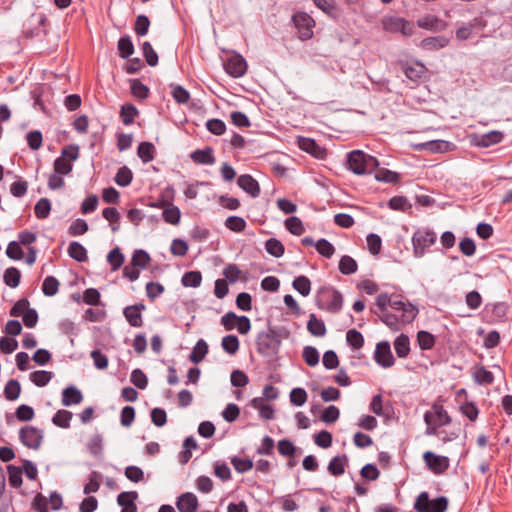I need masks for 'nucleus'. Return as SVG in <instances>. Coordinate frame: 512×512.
I'll return each instance as SVG.
<instances>
[{
    "label": "nucleus",
    "instance_id": "obj_11",
    "mask_svg": "<svg viewBox=\"0 0 512 512\" xmlns=\"http://www.w3.org/2000/svg\"><path fill=\"white\" fill-rule=\"evenodd\" d=\"M374 360L379 366L383 368H389L394 365L395 359L391 352V347L388 341H381L377 343L374 352Z\"/></svg>",
    "mask_w": 512,
    "mask_h": 512
},
{
    "label": "nucleus",
    "instance_id": "obj_34",
    "mask_svg": "<svg viewBox=\"0 0 512 512\" xmlns=\"http://www.w3.org/2000/svg\"><path fill=\"white\" fill-rule=\"evenodd\" d=\"M426 68L421 63H416L415 65H406L403 67V72L405 76L416 82L418 81L425 73Z\"/></svg>",
    "mask_w": 512,
    "mask_h": 512
},
{
    "label": "nucleus",
    "instance_id": "obj_6",
    "mask_svg": "<svg viewBox=\"0 0 512 512\" xmlns=\"http://www.w3.org/2000/svg\"><path fill=\"white\" fill-rule=\"evenodd\" d=\"M437 239L436 233L431 229H419L412 236L413 254L416 258L425 255L426 249L431 247Z\"/></svg>",
    "mask_w": 512,
    "mask_h": 512
},
{
    "label": "nucleus",
    "instance_id": "obj_37",
    "mask_svg": "<svg viewBox=\"0 0 512 512\" xmlns=\"http://www.w3.org/2000/svg\"><path fill=\"white\" fill-rule=\"evenodd\" d=\"M51 212V202L48 198H40L34 207L35 216L40 219H46Z\"/></svg>",
    "mask_w": 512,
    "mask_h": 512
},
{
    "label": "nucleus",
    "instance_id": "obj_12",
    "mask_svg": "<svg viewBox=\"0 0 512 512\" xmlns=\"http://www.w3.org/2000/svg\"><path fill=\"white\" fill-rule=\"evenodd\" d=\"M224 67L230 76L239 78L246 73L247 62L241 55H236L228 58Z\"/></svg>",
    "mask_w": 512,
    "mask_h": 512
},
{
    "label": "nucleus",
    "instance_id": "obj_48",
    "mask_svg": "<svg viewBox=\"0 0 512 512\" xmlns=\"http://www.w3.org/2000/svg\"><path fill=\"white\" fill-rule=\"evenodd\" d=\"M59 281L54 276H47L42 283V292L45 296L51 297L59 290Z\"/></svg>",
    "mask_w": 512,
    "mask_h": 512
},
{
    "label": "nucleus",
    "instance_id": "obj_20",
    "mask_svg": "<svg viewBox=\"0 0 512 512\" xmlns=\"http://www.w3.org/2000/svg\"><path fill=\"white\" fill-rule=\"evenodd\" d=\"M450 145V142L445 140H431L428 142L417 144L415 145V148L418 150L430 151L432 153H443L448 151Z\"/></svg>",
    "mask_w": 512,
    "mask_h": 512
},
{
    "label": "nucleus",
    "instance_id": "obj_32",
    "mask_svg": "<svg viewBox=\"0 0 512 512\" xmlns=\"http://www.w3.org/2000/svg\"><path fill=\"white\" fill-rule=\"evenodd\" d=\"M163 220L171 225H177L180 222V209L172 203L165 207L162 213Z\"/></svg>",
    "mask_w": 512,
    "mask_h": 512
},
{
    "label": "nucleus",
    "instance_id": "obj_57",
    "mask_svg": "<svg viewBox=\"0 0 512 512\" xmlns=\"http://www.w3.org/2000/svg\"><path fill=\"white\" fill-rule=\"evenodd\" d=\"M315 248L321 256H323L327 259L331 258L333 256V254L335 253L334 246L325 238L319 239L315 243Z\"/></svg>",
    "mask_w": 512,
    "mask_h": 512
},
{
    "label": "nucleus",
    "instance_id": "obj_8",
    "mask_svg": "<svg viewBox=\"0 0 512 512\" xmlns=\"http://www.w3.org/2000/svg\"><path fill=\"white\" fill-rule=\"evenodd\" d=\"M390 308L394 312L400 313V316H396L398 320L397 331L401 329V325L412 323L418 314V309L416 306L402 300L391 299Z\"/></svg>",
    "mask_w": 512,
    "mask_h": 512
},
{
    "label": "nucleus",
    "instance_id": "obj_28",
    "mask_svg": "<svg viewBox=\"0 0 512 512\" xmlns=\"http://www.w3.org/2000/svg\"><path fill=\"white\" fill-rule=\"evenodd\" d=\"M431 412L433 413V422L438 424L440 427L448 425L452 421L447 411L440 404H433Z\"/></svg>",
    "mask_w": 512,
    "mask_h": 512
},
{
    "label": "nucleus",
    "instance_id": "obj_5",
    "mask_svg": "<svg viewBox=\"0 0 512 512\" xmlns=\"http://www.w3.org/2000/svg\"><path fill=\"white\" fill-rule=\"evenodd\" d=\"M447 508L448 499L445 496L430 500L426 491L421 492L414 503V509L417 512H445Z\"/></svg>",
    "mask_w": 512,
    "mask_h": 512
},
{
    "label": "nucleus",
    "instance_id": "obj_29",
    "mask_svg": "<svg viewBox=\"0 0 512 512\" xmlns=\"http://www.w3.org/2000/svg\"><path fill=\"white\" fill-rule=\"evenodd\" d=\"M119 56L128 59L134 53V45L129 35L122 36L117 44Z\"/></svg>",
    "mask_w": 512,
    "mask_h": 512
},
{
    "label": "nucleus",
    "instance_id": "obj_15",
    "mask_svg": "<svg viewBox=\"0 0 512 512\" xmlns=\"http://www.w3.org/2000/svg\"><path fill=\"white\" fill-rule=\"evenodd\" d=\"M237 184L242 190H244L253 198H256L260 195L259 183L249 174L240 175L237 179Z\"/></svg>",
    "mask_w": 512,
    "mask_h": 512
},
{
    "label": "nucleus",
    "instance_id": "obj_56",
    "mask_svg": "<svg viewBox=\"0 0 512 512\" xmlns=\"http://www.w3.org/2000/svg\"><path fill=\"white\" fill-rule=\"evenodd\" d=\"M142 52H143L145 61L149 66L154 67L158 64V54L153 49L150 42H148V41L143 42Z\"/></svg>",
    "mask_w": 512,
    "mask_h": 512
},
{
    "label": "nucleus",
    "instance_id": "obj_19",
    "mask_svg": "<svg viewBox=\"0 0 512 512\" xmlns=\"http://www.w3.org/2000/svg\"><path fill=\"white\" fill-rule=\"evenodd\" d=\"M190 157L196 164L212 165L215 163V157L211 147L197 149L191 153Z\"/></svg>",
    "mask_w": 512,
    "mask_h": 512
},
{
    "label": "nucleus",
    "instance_id": "obj_38",
    "mask_svg": "<svg viewBox=\"0 0 512 512\" xmlns=\"http://www.w3.org/2000/svg\"><path fill=\"white\" fill-rule=\"evenodd\" d=\"M265 249L270 255L280 258L285 252V247L282 242L276 238H269L265 242Z\"/></svg>",
    "mask_w": 512,
    "mask_h": 512
},
{
    "label": "nucleus",
    "instance_id": "obj_36",
    "mask_svg": "<svg viewBox=\"0 0 512 512\" xmlns=\"http://www.w3.org/2000/svg\"><path fill=\"white\" fill-rule=\"evenodd\" d=\"M72 412L68 411V410H58L53 418H52V422L55 426H58L60 428H64V429H67L70 427V421L72 419Z\"/></svg>",
    "mask_w": 512,
    "mask_h": 512
},
{
    "label": "nucleus",
    "instance_id": "obj_40",
    "mask_svg": "<svg viewBox=\"0 0 512 512\" xmlns=\"http://www.w3.org/2000/svg\"><path fill=\"white\" fill-rule=\"evenodd\" d=\"M357 269V262L351 256L344 255L341 257L339 261V271L343 275H351L355 273Z\"/></svg>",
    "mask_w": 512,
    "mask_h": 512
},
{
    "label": "nucleus",
    "instance_id": "obj_45",
    "mask_svg": "<svg viewBox=\"0 0 512 512\" xmlns=\"http://www.w3.org/2000/svg\"><path fill=\"white\" fill-rule=\"evenodd\" d=\"M286 229L295 236H300L305 232L303 222L296 216H291L285 220Z\"/></svg>",
    "mask_w": 512,
    "mask_h": 512
},
{
    "label": "nucleus",
    "instance_id": "obj_24",
    "mask_svg": "<svg viewBox=\"0 0 512 512\" xmlns=\"http://www.w3.org/2000/svg\"><path fill=\"white\" fill-rule=\"evenodd\" d=\"M68 255L77 262H86L88 260L86 248L79 242L73 241L68 246Z\"/></svg>",
    "mask_w": 512,
    "mask_h": 512
},
{
    "label": "nucleus",
    "instance_id": "obj_42",
    "mask_svg": "<svg viewBox=\"0 0 512 512\" xmlns=\"http://www.w3.org/2000/svg\"><path fill=\"white\" fill-rule=\"evenodd\" d=\"M101 478L102 477L100 473L92 471L89 474L88 482L84 486V494L90 495L92 493H96L100 488Z\"/></svg>",
    "mask_w": 512,
    "mask_h": 512
},
{
    "label": "nucleus",
    "instance_id": "obj_13",
    "mask_svg": "<svg viewBox=\"0 0 512 512\" xmlns=\"http://www.w3.org/2000/svg\"><path fill=\"white\" fill-rule=\"evenodd\" d=\"M298 146L301 150L311 154L315 158L324 159L326 149L320 146L314 139L308 137H298Z\"/></svg>",
    "mask_w": 512,
    "mask_h": 512
},
{
    "label": "nucleus",
    "instance_id": "obj_61",
    "mask_svg": "<svg viewBox=\"0 0 512 512\" xmlns=\"http://www.w3.org/2000/svg\"><path fill=\"white\" fill-rule=\"evenodd\" d=\"M7 470L9 484L14 488L20 487L22 484V470L14 465H9Z\"/></svg>",
    "mask_w": 512,
    "mask_h": 512
},
{
    "label": "nucleus",
    "instance_id": "obj_50",
    "mask_svg": "<svg viewBox=\"0 0 512 512\" xmlns=\"http://www.w3.org/2000/svg\"><path fill=\"white\" fill-rule=\"evenodd\" d=\"M474 379L479 385H491L494 382V375L484 366H480L474 373Z\"/></svg>",
    "mask_w": 512,
    "mask_h": 512
},
{
    "label": "nucleus",
    "instance_id": "obj_49",
    "mask_svg": "<svg viewBox=\"0 0 512 512\" xmlns=\"http://www.w3.org/2000/svg\"><path fill=\"white\" fill-rule=\"evenodd\" d=\"M346 341L352 349L358 350L364 345L363 335L356 329H350L346 333Z\"/></svg>",
    "mask_w": 512,
    "mask_h": 512
},
{
    "label": "nucleus",
    "instance_id": "obj_2",
    "mask_svg": "<svg viewBox=\"0 0 512 512\" xmlns=\"http://www.w3.org/2000/svg\"><path fill=\"white\" fill-rule=\"evenodd\" d=\"M319 302L318 306L321 309L328 311L331 314H337L342 310L343 307V295L342 293L332 286L322 287L319 290Z\"/></svg>",
    "mask_w": 512,
    "mask_h": 512
},
{
    "label": "nucleus",
    "instance_id": "obj_33",
    "mask_svg": "<svg viewBox=\"0 0 512 512\" xmlns=\"http://www.w3.org/2000/svg\"><path fill=\"white\" fill-rule=\"evenodd\" d=\"M21 393V385L18 380L10 379L4 387V396L8 401H15Z\"/></svg>",
    "mask_w": 512,
    "mask_h": 512
},
{
    "label": "nucleus",
    "instance_id": "obj_39",
    "mask_svg": "<svg viewBox=\"0 0 512 512\" xmlns=\"http://www.w3.org/2000/svg\"><path fill=\"white\" fill-rule=\"evenodd\" d=\"M107 262L112 271H117L124 263V255L119 247L113 248L107 255Z\"/></svg>",
    "mask_w": 512,
    "mask_h": 512
},
{
    "label": "nucleus",
    "instance_id": "obj_62",
    "mask_svg": "<svg viewBox=\"0 0 512 512\" xmlns=\"http://www.w3.org/2000/svg\"><path fill=\"white\" fill-rule=\"evenodd\" d=\"M137 498H138V493L136 491L121 492L117 496V503L122 508L133 506V505H136L135 500Z\"/></svg>",
    "mask_w": 512,
    "mask_h": 512
},
{
    "label": "nucleus",
    "instance_id": "obj_47",
    "mask_svg": "<svg viewBox=\"0 0 512 512\" xmlns=\"http://www.w3.org/2000/svg\"><path fill=\"white\" fill-rule=\"evenodd\" d=\"M182 285L185 287L197 288L201 285L202 274L199 271H189L184 273L181 279Z\"/></svg>",
    "mask_w": 512,
    "mask_h": 512
},
{
    "label": "nucleus",
    "instance_id": "obj_21",
    "mask_svg": "<svg viewBox=\"0 0 512 512\" xmlns=\"http://www.w3.org/2000/svg\"><path fill=\"white\" fill-rule=\"evenodd\" d=\"M307 330L315 337H323L327 332L325 323L321 319H318L314 313L309 315Z\"/></svg>",
    "mask_w": 512,
    "mask_h": 512
},
{
    "label": "nucleus",
    "instance_id": "obj_63",
    "mask_svg": "<svg viewBox=\"0 0 512 512\" xmlns=\"http://www.w3.org/2000/svg\"><path fill=\"white\" fill-rule=\"evenodd\" d=\"M207 130L217 136H220L226 131V124L221 119L213 118L206 122Z\"/></svg>",
    "mask_w": 512,
    "mask_h": 512
},
{
    "label": "nucleus",
    "instance_id": "obj_53",
    "mask_svg": "<svg viewBox=\"0 0 512 512\" xmlns=\"http://www.w3.org/2000/svg\"><path fill=\"white\" fill-rule=\"evenodd\" d=\"M417 342L422 350H430L435 345V337L430 332L421 330L417 333Z\"/></svg>",
    "mask_w": 512,
    "mask_h": 512
},
{
    "label": "nucleus",
    "instance_id": "obj_23",
    "mask_svg": "<svg viewBox=\"0 0 512 512\" xmlns=\"http://www.w3.org/2000/svg\"><path fill=\"white\" fill-rule=\"evenodd\" d=\"M155 146L151 142H141L137 148V155L143 163L151 162L155 158Z\"/></svg>",
    "mask_w": 512,
    "mask_h": 512
},
{
    "label": "nucleus",
    "instance_id": "obj_4",
    "mask_svg": "<svg viewBox=\"0 0 512 512\" xmlns=\"http://www.w3.org/2000/svg\"><path fill=\"white\" fill-rule=\"evenodd\" d=\"M280 344L281 341L272 328H269L267 331L259 332L256 338L257 352L263 356L277 354Z\"/></svg>",
    "mask_w": 512,
    "mask_h": 512
},
{
    "label": "nucleus",
    "instance_id": "obj_55",
    "mask_svg": "<svg viewBox=\"0 0 512 512\" xmlns=\"http://www.w3.org/2000/svg\"><path fill=\"white\" fill-rule=\"evenodd\" d=\"M302 357L305 363L310 367H314L319 363V352L313 346H305L303 348Z\"/></svg>",
    "mask_w": 512,
    "mask_h": 512
},
{
    "label": "nucleus",
    "instance_id": "obj_27",
    "mask_svg": "<svg viewBox=\"0 0 512 512\" xmlns=\"http://www.w3.org/2000/svg\"><path fill=\"white\" fill-rule=\"evenodd\" d=\"M394 349L399 358H406L410 353L409 337L405 334H400L394 341Z\"/></svg>",
    "mask_w": 512,
    "mask_h": 512
},
{
    "label": "nucleus",
    "instance_id": "obj_31",
    "mask_svg": "<svg viewBox=\"0 0 512 512\" xmlns=\"http://www.w3.org/2000/svg\"><path fill=\"white\" fill-rule=\"evenodd\" d=\"M138 109L130 103L121 106L120 117L124 125H131L136 116H138Z\"/></svg>",
    "mask_w": 512,
    "mask_h": 512
},
{
    "label": "nucleus",
    "instance_id": "obj_52",
    "mask_svg": "<svg viewBox=\"0 0 512 512\" xmlns=\"http://www.w3.org/2000/svg\"><path fill=\"white\" fill-rule=\"evenodd\" d=\"M151 261L150 255L143 249H137L133 252L131 264L134 267L145 268Z\"/></svg>",
    "mask_w": 512,
    "mask_h": 512
},
{
    "label": "nucleus",
    "instance_id": "obj_14",
    "mask_svg": "<svg viewBox=\"0 0 512 512\" xmlns=\"http://www.w3.org/2000/svg\"><path fill=\"white\" fill-rule=\"evenodd\" d=\"M144 309L145 305L142 303L130 305L124 308L123 315L132 327H141L143 325L142 311Z\"/></svg>",
    "mask_w": 512,
    "mask_h": 512
},
{
    "label": "nucleus",
    "instance_id": "obj_64",
    "mask_svg": "<svg viewBox=\"0 0 512 512\" xmlns=\"http://www.w3.org/2000/svg\"><path fill=\"white\" fill-rule=\"evenodd\" d=\"M130 380L131 382L139 389L143 390L147 387L148 385V379H147V376L145 375V373L137 368V369H134L131 373V377H130Z\"/></svg>",
    "mask_w": 512,
    "mask_h": 512
},
{
    "label": "nucleus",
    "instance_id": "obj_22",
    "mask_svg": "<svg viewBox=\"0 0 512 512\" xmlns=\"http://www.w3.org/2000/svg\"><path fill=\"white\" fill-rule=\"evenodd\" d=\"M449 40L444 36L427 37L421 41V48L433 51L444 48L448 45Z\"/></svg>",
    "mask_w": 512,
    "mask_h": 512
},
{
    "label": "nucleus",
    "instance_id": "obj_1",
    "mask_svg": "<svg viewBox=\"0 0 512 512\" xmlns=\"http://www.w3.org/2000/svg\"><path fill=\"white\" fill-rule=\"evenodd\" d=\"M347 166L356 175L372 173L379 167V161L362 150H353L347 154Z\"/></svg>",
    "mask_w": 512,
    "mask_h": 512
},
{
    "label": "nucleus",
    "instance_id": "obj_7",
    "mask_svg": "<svg viewBox=\"0 0 512 512\" xmlns=\"http://www.w3.org/2000/svg\"><path fill=\"white\" fill-rule=\"evenodd\" d=\"M292 23L300 40L307 41L313 37L315 21L309 14L302 11L294 13L292 16Z\"/></svg>",
    "mask_w": 512,
    "mask_h": 512
},
{
    "label": "nucleus",
    "instance_id": "obj_46",
    "mask_svg": "<svg viewBox=\"0 0 512 512\" xmlns=\"http://www.w3.org/2000/svg\"><path fill=\"white\" fill-rule=\"evenodd\" d=\"M52 372L45 370H37L30 374V380L38 387L46 386L52 379Z\"/></svg>",
    "mask_w": 512,
    "mask_h": 512
},
{
    "label": "nucleus",
    "instance_id": "obj_9",
    "mask_svg": "<svg viewBox=\"0 0 512 512\" xmlns=\"http://www.w3.org/2000/svg\"><path fill=\"white\" fill-rule=\"evenodd\" d=\"M44 433L34 426H25L19 430V440L27 448L38 450L43 442Z\"/></svg>",
    "mask_w": 512,
    "mask_h": 512
},
{
    "label": "nucleus",
    "instance_id": "obj_59",
    "mask_svg": "<svg viewBox=\"0 0 512 512\" xmlns=\"http://www.w3.org/2000/svg\"><path fill=\"white\" fill-rule=\"evenodd\" d=\"M367 247L372 255H378L382 247V239L375 233H370L366 237Z\"/></svg>",
    "mask_w": 512,
    "mask_h": 512
},
{
    "label": "nucleus",
    "instance_id": "obj_35",
    "mask_svg": "<svg viewBox=\"0 0 512 512\" xmlns=\"http://www.w3.org/2000/svg\"><path fill=\"white\" fill-rule=\"evenodd\" d=\"M3 280L4 283L11 288L18 287L21 280L20 270L15 267L7 268L4 272Z\"/></svg>",
    "mask_w": 512,
    "mask_h": 512
},
{
    "label": "nucleus",
    "instance_id": "obj_25",
    "mask_svg": "<svg viewBox=\"0 0 512 512\" xmlns=\"http://www.w3.org/2000/svg\"><path fill=\"white\" fill-rule=\"evenodd\" d=\"M208 353V344L205 340L200 339L197 341L195 346L193 347L189 359L192 363L198 364L200 363Z\"/></svg>",
    "mask_w": 512,
    "mask_h": 512
},
{
    "label": "nucleus",
    "instance_id": "obj_30",
    "mask_svg": "<svg viewBox=\"0 0 512 512\" xmlns=\"http://www.w3.org/2000/svg\"><path fill=\"white\" fill-rule=\"evenodd\" d=\"M375 179L384 183H397L400 180V174L386 168H376Z\"/></svg>",
    "mask_w": 512,
    "mask_h": 512
},
{
    "label": "nucleus",
    "instance_id": "obj_3",
    "mask_svg": "<svg viewBox=\"0 0 512 512\" xmlns=\"http://www.w3.org/2000/svg\"><path fill=\"white\" fill-rule=\"evenodd\" d=\"M391 297L388 293H381L376 297L375 308H371V312L378 315L381 321L386 324L391 330L397 331V318L393 312L388 310L391 303Z\"/></svg>",
    "mask_w": 512,
    "mask_h": 512
},
{
    "label": "nucleus",
    "instance_id": "obj_10",
    "mask_svg": "<svg viewBox=\"0 0 512 512\" xmlns=\"http://www.w3.org/2000/svg\"><path fill=\"white\" fill-rule=\"evenodd\" d=\"M423 460L427 468L437 475L443 474L450 465L448 457L437 455L432 451H426L423 454Z\"/></svg>",
    "mask_w": 512,
    "mask_h": 512
},
{
    "label": "nucleus",
    "instance_id": "obj_51",
    "mask_svg": "<svg viewBox=\"0 0 512 512\" xmlns=\"http://www.w3.org/2000/svg\"><path fill=\"white\" fill-rule=\"evenodd\" d=\"M388 206L392 210L407 212L412 208L411 203H409L408 199L405 196H394L389 202Z\"/></svg>",
    "mask_w": 512,
    "mask_h": 512
},
{
    "label": "nucleus",
    "instance_id": "obj_43",
    "mask_svg": "<svg viewBox=\"0 0 512 512\" xmlns=\"http://www.w3.org/2000/svg\"><path fill=\"white\" fill-rule=\"evenodd\" d=\"M133 173L127 166H122L118 169L115 175V182L121 187H127L131 184Z\"/></svg>",
    "mask_w": 512,
    "mask_h": 512
},
{
    "label": "nucleus",
    "instance_id": "obj_60",
    "mask_svg": "<svg viewBox=\"0 0 512 512\" xmlns=\"http://www.w3.org/2000/svg\"><path fill=\"white\" fill-rule=\"evenodd\" d=\"M225 226L234 232H242L246 228V221L240 216H229L225 220Z\"/></svg>",
    "mask_w": 512,
    "mask_h": 512
},
{
    "label": "nucleus",
    "instance_id": "obj_26",
    "mask_svg": "<svg viewBox=\"0 0 512 512\" xmlns=\"http://www.w3.org/2000/svg\"><path fill=\"white\" fill-rule=\"evenodd\" d=\"M504 139V134L500 131L493 130L480 136L478 145L488 148L492 145L500 143Z\"/></svg>",
    "mask_w": 512,
    "mask_h": 512
},
{
    "label": "nucleus",
    "instance_id": "obj_54",
    "mask_svg": "<svg viewBox=\"0 0 512 512\" xmlns=\"http://www.w3.org/2000/svg\"><path fill=\"white\" fill-rule=\"evenodd\" d=\"M221 346L225 352L234 355L239 350V339L236 335H227L222 338Z\"/></svg>",
    "mask_w": 512,
    "mask_h": 512
},
{
    "label": "nucleus",
    "instance_id": "obj_41",
    "mask_svg": "<svg viewBox=\"0 0 512 512\" xmlns=\"http://www.w3.org/2000/svg\"><path fill=\"white\" fill-rule=\"evenodd\" d=\"M292 286L304 297L308 296L311 292V282L309 278L304 275L297 276L293 280Z\"/></svg>",
    "mask_w": 512,
    "mask_h": 512
},
{
    "label": "nucleus",
    "instance_id": "obj_18",
    "mask_svg": "<svg viewBox=\"0 0 512 512\" xmlns=\"http://www.w3.org/2000/svg\"><path fill=\"white\" fill-rule=\"evenodd\" d=\"M348 462L349 459L346 454L337 455L330 460L327 467L328 472L333 476H340L344 474Z\"/></svg>",
    "mask_w": 512,
    "mask_h": 512
},
{
    "label": "nucleus",
    "instance_id": "obj_16",
    "mask_svg": "<svg viewBox=\"0 0 512 512\" xmlns=\"http://www.w3.org/2000/svg\"><path fill=\"white\" fill-rule=\"evenodd\" d=\"M176 506L179 512H196L198 499L194 493L186 492L177 498Z\"/></svg>",
    "mask_w": 512,
    "mask_h": 512
},
{
    "label": "nucleus",
    "instance_id": "obj_17",
    "mask_svg": "<svg viewBox=\"0 0 512 512\" xmlns=\"http://www.w3.org/2000/svg\"><path fill=\"white\" fill-rule=\"evenodd\" d=\"M83 401L82 392L74 385L68 386L62 391V405L69 407L80 404Z\"/></svg>",
    "mask_w": 512,
    "mask_h": 512
},
{
    "label": "nucleus",
    "instance_id": "obj_58",
    "mask_svg": "<svg viewBox=\"0 0 512 512\" xmlns=\"http://www.w3.org/2000/svg\"><path fill=\"white\" fill-rule=\"evenodd\" d=\"M149 27H150L149 18L144 14L138 15L136 18V21H135V26H134V31H135L136 35L145 36L149 31Z\"/></svg>",
    "mask_w": 512,
    "mask_h": 512
},
{
    "label": "nucleus",
    "instance_id": "obj_44",
    "mask_svg": "<svg viewBox=\"0 0 512 512\" xmlns=\"http://www.w3.org/2000/svg\"><path fill=\"white\" fill-rule=\"evenodd\" d=\"M130 90L133 96L140 100H144L149 96V88L139 79L130 80Z\"/></svg>",
    "mask_w": 512,
    "mask_h": 512
}]
</instances>
